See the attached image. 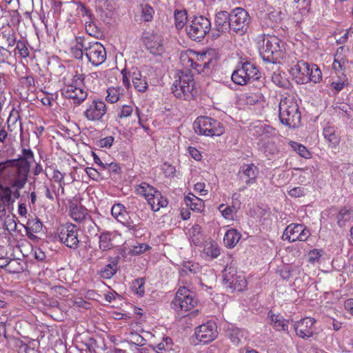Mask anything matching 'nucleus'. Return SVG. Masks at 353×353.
Returning a JSON list of instances; mask_svg holds the SVG:
<instances>
[{"label":"nucleus","mask_w":353,"mask_h":353,"mask_svg":"<svg viewBox=\"0 0 353 353\" xmlns=\"http://www.w3.org/2000/svg\"><path fill=\"white\" fill-rule=\"evenodd\" d=\"M230 12L221 10L214 16V30L218 32L213 34V37L218 38L221 34L231 32Z\"/></svg>","instance_id":"4468645a"},{"label":"nucleus","mask_w":353,"mask_h":353,"mask_svg":"<svg viewBox=\"0 0 353 353\" xmlns=\"http://www.w3.org/2000/svg\"><path fill=\"white\" fill-rule=\"evenodd\" d=\"M272 82L280 88H287L289 85V81L286 79L285 74L280 70L274 71L272 75Z\"/></svg>","instance_id":"a19ab883"},{"label":"nucleus","mask_w":353,"mask_h":353,"mask_svg":"<svg viewBox=\"0 0 353 353\" xmlns=\"http://www.w3.org/2000/svg\"><path fill=\"white\" fill-rule=\"evenodd\" d=\"M30 170V168L24 165L14 164L10 173L11 186L17 190L22 189L27 183Z\"/></svg>","instance_id":"ddd939ff"},{"label":"nucleus","mask_w":353,"mask_h":353,"mask_svg":"<svg viewBox=\"0 0 353 353\" xmlns=\"http://www.w3.org/2000/svg\"><path fill=\"white\" fill-rule=\"evenodd\" d=\"M352 213L350 210L346 208L341 209L336 216L337 223L340 228L345 225V223L350 220Z\"/></svg>","instance_id":"49530a36"},{"label":"nucleus","mask_w":353,"mask_h":353,"mask_svg":"<svg viewBox=\"0 0 353 353\" xmlns=\"http://www.w3.org/2000/svg\"><path fill=\"white\" fill-rule=\"evenodd\" d=\"M145 41L147 48L152 54L159 55L163 53V46L160 36L152 34L147 37Z\"/></svg>","instance_id":"aec40b11"},{"label":"nucleus","mask_w":353,"mask_h":353,"mask_svg":"<svg viewBox=\"0 0 353 353\" xmlns=\"http://www.w3.org/2000/svg\"><path fill=\"white\" fill-rule=\"evenodd\" d=\"M106 111V105L103 101L94 100L84 111L83 115L88 121H99L105 114Z\"/></svg>","instance_id":"dca6fc26"},{"label":"nucleus","mask_w":353,"mask_h":353,"mask_svg":"<svg viewBox=\"0 0 353 353\" xmlns=\"http://www.w3.org/2000/svg\"><path fill=\"white\" fill-rule=\"evenodd\" d=\"M259 53L264 61L276 63L283 58L284 43L274 35H264L263 46L259 49Z\"/></svg>","instance_id":"f03ea898"},{"label":"nucleus","mask_w":353,"mask_h":353,"mask_svg":"<svg viewBox=\"0 0 353 353\" xmlns=\"http://www.w3.org/2000/svg\"><path fill=\"white\" fill-rule=\"evenodd\" d=\"M107 94H108L105 98L106 101L111 103H116L119 100L120 96L122 94V89L119 87L109 88L107 90Z\"/></svg>","instance_id":"a18cd8bd"},{"label":"nucleus","mask_w":353,"mask_h":353,"mask_svg":"<svg viewBox=\"0 0 353 353\" xmlns=\"http://www.w3.org/2000/svg\"><path fill=\"white\" fill-rule=\"evenodd\" d=\"M168 202L166 198L163 197L158 190L154 194L152 197L148 199V204L154 212H157L161 208L166 207Z\"/></svg>","instance_id":"393cba45"},{"label":"nucleus","mask_w":353,"mask_h":353,"mask_svg":"<svg viewBox=\"0 0 353 353\" xmlns=\"http://www.w3.org/2000/svg\"><path fill=\"white\" fill-rule=\"evenodd\" d=\"M195 336L199 343H208L218 336L217 327L214 322L208 321L195 329Z\"/></svg>","instance_id":"f8f14e48"},{"label":"nucleus","mask_w":353,"mask_h":353,"mask_svg":"<svg viewBox=\"0 0 353 353\" xmlns=\"http://www.w3.org/2000/svg\"><path fill=\"white\" fill-rule=\"evenodd\" d=\"M197 304L193 292L185 287H180L174 299L171 302V307L175 311L187 312L192 309Z\"/></svg>","instance_id":"0eeeda50"},{"label":"nucleus","mask_w":353,"mask_h":353,"mask_svg":"<svg viewBox=\"0 0 353 353\" xmlns=\"http://www.w3.org/2000/svg\"><path fill=\"white\" fill-rule=\"evenodd\" d=\"M2 38L6 40L8 47H13L17 43L16 33L13 29L7 28L1 32Z\"/></svg>","instance_id":"c03bdc74"},{"label":"nucleus","mask_w":353,"mask_h":353,"mask_svg":"<svg viewBox=\"0 0 353 353\" xmlns=\"http://www.w3.org/2000/svg\"><path fill=\"white\" fill-rule=\"evenodd\" d=\"M226 336L234 345H239L247 338V332L239 327L231 325L226 330Z\"/></svg>","instance_id":"5701e85b"},{"label":"nucleus","mask_w":353,"mask_h":353,"mask_svg":"<svg viewBox=\"0 0 353 353\" xmlns=\"http://www.w3.org/2000/svg\"><path fill=\"white\" fill-rule=\"evenodd\" d=\"M290 145L301 157L305 159L310 157V152L304 145L294 141H290Z\"/></svg>","instance_id":"8fccbe9b"},{"label":"nucleus","mask_w":353,"mask_h":353,"mask_svg":"<svg viewBox=\"0 0 353 353\" xmlns=\"http://www.w3.org/2000/svg\"><path fill=\"white\" fill-rule=\"evenodd\" d=\"M87 43L83 37H76L70 48V52L72 57L77 59H82L83 55H85V48H87Z\"/></svg>","instance_id":"412c9836"},{"label":"nucleus","mask_w":353,"mask_h":353,"mask_svg":"<svg viewBox=\"0 0 353 353\" xmlns=\"http://www.w3.org/2000/svg\"><path fill=\"white\" fill-rule=\"evenodd\" d=\"M223 276L224 285L231 292H241L247 286V281L244 275L238 273L236 268L232 265H227L225 268Z\"/></svg>","instance_id":"6e6552de"},{"label":"nucleus","mask_w":353,"mask_h":353,"mask_svg":"<svg viewBox=\"0 0 353 353\" xmlns=\"http://www.w3.org/2000/svg\"><path fill=\"white\" fill-rule=\"evenodd\" d=\"M343 306L345 310L353 316V298L345 300Z\"/></svg>","instance_id":"774afa93"},{"label":"nucleus","mask_w":353,"mask_h":353,"mask_svg":"<svg viewBox=\"0 0 353 353\" xmlns=\"http://www.w3.org/2000/svg\"><path fill=\"white\" fill-rule=\"evenodd\" d=\"M315 322L314 319L306 317L294 323L293 327L296 335L302 339L312 336L314 333L312 327Z\"/></svg>","instance_id":"a211bd4d"},{"label":"nucleus","mask_w":353,"mask_h":353,"mask_svg":"<svg viewBox=\"0 0 353 353\" xmlns=\"http://www.w3.org/2000/svg\"><path fill=\"white\" fill-rule=\"evenodd\" d=\"M308 83H314L320 82L322 79V73L320 69L315 64L309 65Z\"/></svg>","instance_id":"79ce46f5"},{"label":"nucleus","mask_w":353,"mask_h":353,"mask_svg":"<svg viewBox=\"0 0 353 353\" xmlns=\"http://www.w3.org/2000/svg\"><path fill=\"white\" fill-rule=\"evenodd\" d=\"M241 234L235 229L229 230L225 234L223 241L227 248H234L241 239Z\"/></svg>","instance_id":"c756f323"},{"label":"nucleus","mask_w":353,"mask_h":353,"mask_svg":"<svg viewBox=\"0 0 353 353\" xmlns=\"http://www.w3.org/2000/svg\"><path fill=\"white\" fill-rule=\"evenodd\" d=\"M288 192L290 196L296 198L303 196L305 194V189L303 187H294Z\"/></svg>","instance_id":"052dcab7"},{"label":"nucleus","mask_w":353,"mask_h":353,"mask_svg":"<svg viewBox=\"0 0 353 353\" xmlns=\"http://www.w3.org/2000/svg\"><path fill=\"white\" fill-rule=\"evenodd\" d=\"M224 207V204H221L218 209L221 212L222 215L224 218L227 219H230L232 218V215L234 213L236 212L239 207H234V205L232 206H228L223 209Z\"/></svg>","instance_id":"864d4df0"},{"label":"nucleus","mask_w":353,"mask_h":353,"mask_svg":"<svg viewBox=\"0 0 353 353\" xmlns=\"http://www.w3.org/2000/svg\"><path fill=\"white\" fill-rule=\"evenodd\" d=\"M70 215L74 221L81 222L88 215L87 210L81 205L72 204L70 206Z\"/></svg>","instance_id":"473e14b6"},{"label":"nucleus","mask_w":353,"mask_h":353,"mask_svg":"<svg viewBox=\"0 0 353 353\" xmlns=\"http://www.w3.org/2000/svg\"><path fill=\"white\" fill-rule=\"evenodd\" d=\"M203 253L212 258H216L220 254V250L216 242L210 241L205 243Z\"/></svg>","instance_id":"58836bf2"},{"label":"nucleus","mask_w":353,"mask_h":353,"mask_svg":"<svg viewBox=\"0 0 353 353\" xmlns=\"http://www.w3.org/2000/svg\"><path fill=\"white\" fill-rule=\"evenodd\" d=\"M279 152V149L274 142H268L264 149V153L267 157L276 154Z\"/></svg>","instance_id":"4d7b16f0"},{"label":"nucleus","mask_w":353,"mask_h":353,"mask_svg":"<svg viewBox=\"0 0 353 353\" xmlns=\"http://www.w3.org/2000/svg\"><path fill=\"white\" fill-rule=\"evenodd\" d=\"M311 233L310 230L302 224L291 223L284 230L282 239L288 240L290 242H295L296 241H306Z\"/></svg>","instance_id":"9b49d317"},{"label":"nucleus","mask_w":353,"mask_h":353,"mask_svg":"<svg viewBox=\"0 0 353 353\" xmlns=\"http://www.w3.org/2000/svg\"><path fill=\"white\" fill-rule=\"evenodd\" d=\"M113 232L109 231H103L99 237V247L101 252H106L114 248L112 240L114 238Z\"/></svg>","instance_id":"b1692460"},{"label":"nucleus","mask_w":353,"mask_h":353,"mask_svg":"<svg viewBox=\"0 0 353 353\" xmlns=\"http://www.w3.org/2000/svg\"><path fill=\"white\" fill-rule=\"evenodd\" d=\"M309 63L302 60L292 65L290 69V73L299 84L308 83Z\"/></svg>","instance_id":"f3484780"},{"label":"nucleus","mask_w":353,"mask_h":353,"mask_svg":"<svg viewBox=\"0 0 353 353\" xmlns=\"http://www.w3.org/2000/svg\"><path fill=\"white\" fill-rule=\"evenodd\" d=\"M132 111L133 107L132 105H124L119 110L118 117L120 119L127 118L132 114Z\"/></svg>","instance_id":"13d9d810"},{"label":"nucleus","mask_w":353,"mask_h":353,"mask_svg":"<svg viewBox=\"0 0 353 353\" xmlns=\"http://www.w3.org/2000/svg\"><path fill=\"white\" fill-rule=\"evenodd\" d=\"M3 194L0 197L1 203H9L11 201L12 190L10 187H5L3 188Z\"/></svg>","instance_id":"680f3d73"},{"label":"nucleus","mask_w":353,"mask_h":353,"mask_svg":"<svg viewBox=\"0 0 353 353\" xmlns=\"http://www.w3.org/2000/svg\"><path fill=\"white\" fill-rule=\"evenodd\" d=\"M212 28L211 21L205 16H194L185 27L188 37L194 41H201Z\"/></svg>","instance_id":"20e7f679"},{"label":"nucleus","mask_w":353,"mask_h":353,"mask_svg":"<svg viewBox=\"0 0 353 353\" xmlns=\"http://www.w3.org/2000/svg\"><path fill=\"white\" fill-rule=\"evenodd\" d=\"M77 10L81 14L83 17H87L86 21L94 20V17L92 10L82 2L79 1L77 3Z\"/></svg>","instance_id":"603ef678"},{"label":"nucleus","mask_w":353,"mask_h":353,"mask_svg":"<svg viewBox=\"0 0 353 353\" xmlns=\"http://www.w3.org/2000/svg\"><path fill=\"white\" fill-rule=\"evenodd\" d=\"M194 87L195 81L193 75L190 73L182 72L174 81L171 90L176 97L190 100L194 98L196 92Z\"/></svg>","instance_id":"7ed1b4c3"},{"label":"nucleus","mask_w":353,"mask_h":353,"mask_svg":"<svg viewBox=\"0 0 353 353\" xmlns=\"http://www.w3.org/2000/svg\"><path fill=\"white\" fill-rule=\"evenodd\" d=\"M85 48V56L93 66H99L106 60L105 47L99 41L88 42Z\"/></svg>","instance_id":"1a4fd4ad"},{"label":"nucleus","mask_w":353,"mask_h":353,"mask_svg":"<svg viewBox=\"0 0 353 353\" xmlns=\"http://www.w3.org/2000/svg\"><path fill=\"white\" fill-rule=\"evenodd\" d=\"M231 78L234 83L239 85H244L250 83L241 66L233 72Z\"/></svg>","instance_id":"4c0bfd02"},{"label":"nucleus","mask_w":353,"mask_h":353,"mask_svg":"<svg viewBox=\"0 0 353 353\" xmlns=\"http://www.w3.org/2000/svg\"><path fill=\"white\" fill-rule=\"evenodd\" d=\"M16 43H17L16 49L18 50L20 55L23 58L28 57L29 50H28V48L26 47V43L23 41L19 40Z\"/></svg>","instance_id":"bf43d9fd"},{"label":"nucleus","mask_w":353,"mask_h":353,"mask_svg":"<svg viewBox=\"0 0 353 353\" xmlns=\"http://www.w3.org/2000/svg\"><path fill=\"white\" fill-rule=\"evenodd\" d=\"M150 248V247L148 244L141 243L138 245H134L132 249V253L134 255H139L141 254H143Z\"/></svg>","instance_id":"e2e57ef3"},{"label":"nucleus","mask_w":353,"mask_h":353,"mask_svg":"<svg viewBox=\"0 0 353 353\" xmlns=\"http://www.w3.org/2000/svg\"><path fill=\"white\" fill-rule=\"evenodd\" d=\"M174 24L178 30L182 29L188 23V16L185 10H176L174 13Z\"/></svg>","instance_id":"e433bc0d"},{"label":"nucleus","mask_w":353,"mask_h":353,"mask_svg":"<svg viewBox=\"0 0 353 353\" xmlns=\"http://www.w3.org/2000/svg\"><path fill=\"white\" fill-rule=\"evenodd\" d=\"M125 212V207L121 203L114 204L111 209L112 215L115 218L121 213Z\"/></svg>","instance_id":"0e129e2a"},{"label":"nucleus","mask_w":353,"mask_h":353,"mask_svg":"<svg viewBox=\"0 0 353 353\" xmlns=\"http://www.w3.org/2000/svg\"><path fill=\"white\" fill-rule=\"evenodd\" d=\"M15 162L16 161L13 159H9L0 163V176L6 172H8L10 174L15 164Z\"/></svg>","instance_id":"6e6d98bb"},{"label":"nucleus","mask_w":353,"mask_h":353,"mask_svg":"<svg viewBox=\"0 0 353 353\" xmlns=\"http://www.w3.org/2000/svg\"><path fill=\"white\" fill-rule=\"evenodd\" d=\"M118 261L113 259L111 262L105 265L99 272L101 278L108 279L112 278L117 272Z\"/></svg>","instance_id":"2f4dec72"},{"label":"nucleus","mask_w":353,"mask_h":353,"mask_svg":"<svg viewBox=\"0 0 353 353\" xmlns=\"http://www.w3.org/2000/svg\"><path fill=\"white\" fill-rule=\"evenodd\" d=\"M156 191L157 190L145 182L141 183L136 188L137 193L144 196L148 202L150 196L152 197Z\"/></svg>","instance_id":"c9c22d12"},{"label":"nucleus","mask_w":353,"mask_h":353,"mask_svg":"<svg viewBox=\"0 0 353 353\" xmlns=\"http://www.w3.org/2000/svg\"><path fill=\"white\" fill-rule=\"evenodd\" d=\"M141 17L145 22L151 21L154 14V8L149 4H141Z\"/></svg>","instance_id":"de8ad7c7"},{"label":"nucleus","mask_w":353,"mask_h":353,"mask_svg":"<svg viewBox=\"0 0 353 353\" xmlns=\"http://www.w3.org/2000/svg\"><path fill=\"white\" fill-rule=\"evenodd\" d=\"M259 169L253 163L243 165L239 171L238 177L240 181L249 185L255 182Z\"/></svg>","instance_id":"6ab92c4d"},{"label":"nucleus","mask_w":353,"mask_h":353,"mask_svg":"<svg viewBox=\"0 0 353 353\" xmlns=\"http://www.w3.org/2000/svg\"><path fill=\"white\" fill-rule=\"evenodd\" d=\"M230 23L231 32L241 36L248 32L251 17L243 8H235L230 11Z\"/></svg>","instance_id":"423d86ee"},{"label":"nucleus","mask_w":353,"mask_h":353,"mask_svg":"<svg viewBox=\"0 0 353 353\" xmlns=\"http://www.w3.org/2000/svg\"><path fill=\"white\" fill-rule=\"evenodd\" d=\"M324 138L332 146H336L339 143V137L336 134L335 127L330 124H327L323 131Z\"/></svg>","instance_id":"a878e982"},{"label":"nucleus","mask_w":353,"mask_h":353,"mask_svg":"<svg viewBox=\"0 0 353 353\" xmlns=\"http://www.w3.org/2000/svg\"><path fill=\"white\" fill-rule=\"evenodd\" d=\"M254 134L256 136H265L269 137L275 134V130L270 125H267L265 124H259L255 125L253 128Z\"/></svg>","instance_id":"ea45409f"},{"label":"nucleus","mask_w":353,"mask_h":353,"mask_svg":"<svg viewBox=\"0 0 353 353\" xmlns=\"http://www.w3.org/2000/svg\"><path fill=\"white\" fill-rule=\"evenodd\" d=\"M144 284L145 280L143 278L135 279L132 283V291L140 296H143L145 293Z\"/></svg>","instance_id":"3c124183"},{"label":"nucleus","mask_w":353,"mask_h":353,"mask_svg":"<svg viewBox=\"0 0 353 353\" xmlns=\"http://www.w3.org/2000/svg\"><path fill=\"white\" fill-rule=\"evenodd\" d=\"M131 340L128 341L130 347H141L145 344L146 340L137 332H131Z\"/></svg>","instance_id":"09e8293b"},{"label":"nucleus","mask_w":353,"mask_h":353,"mask_svg":"<svg viewBox=\"0 0 353 353\" xmlns=\"http://www.w3.org/2000/svg\"><path fill=\"white\" fill-rule=\"evenodd\" d=\"M199 272V266L196 263L191 261L185 262L180 271L181 276L188 275V274H195Z\"/></svg>","instance_id":"37998d69"},{"label":"nucleus","mask_w":353,"mask_h":353,"mask_svg":"<svg viewBox=\"0 0 353 353\" xmlns=\"http://www.w3.org/2000/svg\"><path fill=\"white\" fill-rule=\"evenodd\" d=\"M188 235L190 243L194 245L199 246L202 243L203 236L199 225L195 224L190 228Z\"/></svg>","instance_id":"cd10ccee"},{"label":"nucleus","mask_w":353,"mask_h":353,"mask_svg":"<svg viewBox=\"0 0 353 353\" xmlns=\"http://www.w3.org/2000/svg\"><path fill=\"white\" fill-rule=\"evenodd\" d=\"M103 170H107L110 172L119 174L121 172V168L117 163L112 162L105 163Z\"/></svg>","instance_id":"69168bd1"},{"label":"nucleus","mask_w":353,"mask_h":353,"mask_svg":"<svg viewBox=\"0 0 353 353\" xmlns=\"http://www.w3.org/2000/svg\"><path fill=\"white\" fill-rule=\"evenodd\" d=\"M170 342L171 339L167 337L165 339V341L161 342L157 345L154 346L153 349L157 353H161V351L165 350L167 349V346L169 343H170Z\"/></svg>","instance_id":"338daca9"},{"label":"nucleus","mask_w":353,"mask_h":353,"mask_svg":"<svg viewBox=\"0 0 353 353\" xmlns=\"http://www.w3.org/2000/svg\"><path fill=\"white\" fill-rule=\"evenodd\" d=\"M61 94L64 97L72 99L76 105H80L88 97L87 90L73 84L65 85L61 89Z\"/></svg>","instance_id":"2eb2a0df"},{"label":"nucleus","mask_w":353,"mask_h":353,"mask_svg":"<svg viewBox=\"0 0 353 353\" xmlns=\"http://www.w3.org/2000/svg\"><path fill=\"white\" fill-rule=\"evenodd\" d=\"M193 125L195 132L201 135L221 136L225 132L224 126L220 121L208 117H198Z\"/></svg>","instance_id":"39448f33"},{"label":"nucleus","mask_w":353,"mask_h":353,"mask_svg":"<svg viewBox=\"0 0 353 353\" xmlns=\"http://www.w3.org/2000/svg\"><path fill=\"white\" fill-rule=\"evenodd\" d=\"M185 201L187 206L190 207L191 210L196 212H200L203 208V200L191 194L185 197Z\"/></svg>","instance_id":"f704fd0d"},{"label":"nucleus","mask_w":353,"mask_h":353,"mask_svg":"<svg viewBox=\"0 0 353 353\" xmlns=\"http://www.w3.org/2000/svg\"><path fill=\"white\" fill-rule=\"evenodd\" d=\"M21 156L18 159H13L15 161V164L24 165L30 168L32 161L34 160V153L30 149L23 148L21 150Z\"/></svg>","instance_id":"7c9ffc66"},{"label":"nucleus","mask_w":353,"mask_h":353,"mask_svg":"<svg viewBox=\"0 0 353 353\" xmlns=\"http://www.w3.org/2000/svg\"><path fill=\"white\" fill-rule=\"evenodd\" d=\"M28 226L26 228L27 234L28 230H32L33 232H39L42 229V223L37 219L29 220L28 222Z\"/></svg>","instance_id":"5fc2aeb1"},{"label":"nucleus","mask_w":353,"mask_h":353,"mask_svg":"<svg viewBox=\"0 0 353 353\" xmlns=\"http://www.w3.org/2000/svg\"><path fill=\"white\" fill-rule=\"evenodd\" d=\"M268 316L270 319L271 324L274 328L278 331H286L288 329V321L285 319L280 314H274L270 311L268 313Z\"/></svg>","instance_id":"bb28decb"},{"label":"nucleus","mask_w":353,"mask_h":353,"mask_svg":"<svg viewBox=\"0 0 353 353\" xmlns=\"http://www.w3.org/2000/svg\"><path fill=\"white\" fill-rule=\"evenodd\" d=\"M279 112V119L283 125L290 128L299 126L301 115L295 96L288 94L282 97Z\"/></svg>","instance_id":"f257e3e1"},{"label":"nucleus","mask_w":353,"mask_h":353,"mask_svg":"<svg viewBox=\"0 0 353 353\" xmlns=\"http://www.w3.org/2000/svg\"><path fill=\"white\" fill-rule=\"evenodd\" d=\"M132 81L134 88L140 92H144L148 88L145 77H143L140 72H134L132 74Z\"/></svg>","instance_id":"c85d7f7f"},{"label":"nucleus","mask_w":353,"mask_h":353,"mask_svg":"<svg viewBox=\"0 0 353 353\" xmlns=\"http://www.w3.org/2000/svg\"><path fill=\"white\" fill-rule=\"evenodd\" d=\"M79 229L74 224L70 223L63 225L60 229L59 238L61 243L67 247L76 250L79 245Z\"/></svg>","instance_id":"9d476101"},{"label":"nucleus","mask_w":353,"mask_h":353,"mask_svg":"<svg viewBox=\"0 0 353 353\" xmlns=\"http://www.w3.org/2000/svg\"><path fill=\"white\" fill-rule=\"evenodd\" d=\"M241 68L250 83L259 81L261 77V72L256 65L250 61L241 64Z\"/></svg>","instance_id":"4be33fe9"},{"label":"nucleus","mask_w":353,"mask_h":353,"mask_svg":"<svg viewBox=\"0 0 353 353\" xmlns=\"http://www.w3.org/2000/svg\"><path fill=\"white\" fill-rule=\"evenodd\" d=\"M85 28L89 35L96 39H101L104 36L103 31L94 23V20L85 21Z\"/></svg>","instance_id":"72a5a7b5"}]
</instances>
